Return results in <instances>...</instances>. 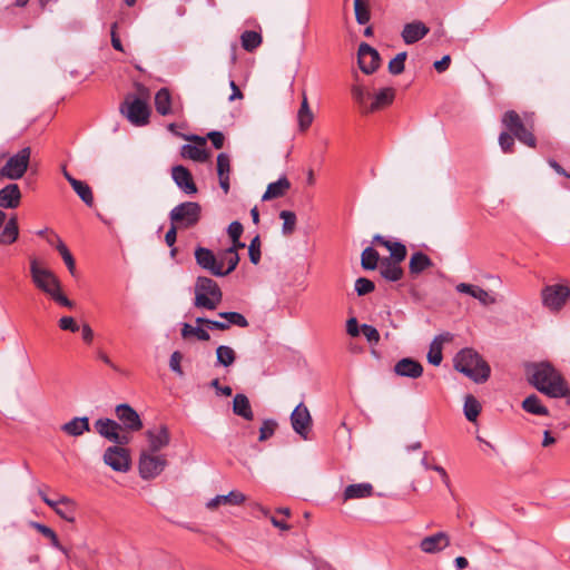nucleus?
<instances>
[{
    "mask_svg": "<svg viewBox=\"0 0 570 570\" xmlns=\"http://www.w3.org/2000/svg\"><path fill=\"white\" fill-rule=\"evenodd\" d=\"M525 374L538 392H570L563 375L549 362L528 364Z\"/></svg>",
    "mask_w": 570,
    "mask_h": 570,
    "instance_id": "obj_1",
    "label": "nucleus"
},
{
    "mask_svg": "<svg viewBox=\"0 0 570 570\" xmlns=\"http://www.w3.org/2000/svg\"><path fill=\"white\" fill-rule=\"evenodd\" d=\"M136 94H127L120 105V112L135 126H145L149 122L150 107L148 105L149 89L136 82Z\"/></svg>",
    "mask_w": 570,
    "mask_h": 570,
    "instance_id": "obj_2",
    "label": "nucleus"
},
{
    "mask_svg": "<svg viewBox=\"0 0 570 570\" xmlns=\"http://www.w3.org/2000/svg\"><path fill=\"white\" fill-rule=\"evenodd\" d=\"M454 367L476 383L485 382L490 376L489 364L473 348L465 347L454 357Z\"/></svg>",
    "mask_w": 570,
    "mask_h": 570,
    "instance_id": "obj_3",
    "label": "nucleus"
},
{
    "mask_svg": "<svg viewBox=\"0 0 570 570\" xmlns=\"http://www.w3.org/2000/svg\"><path fill=\"white\" fill-rule=\"evenodd\" d=\"M502 125L507 131L514 136L520 142L528 147L534 148L537 139L533 135L532 118L524 114V118L514 111L508 110L502 116Z\"/></svg>",
    "mask_w": 570,
    "mask_h": 570,
    "instance_id": "obj_4",
    "label": "nucleus"
},
{
    "mask_svg": "<svg viewBox=\"0 0 570 570\" xmlns=\"http://www.w3.org/2000/svg\"><path fill=\"white\" fill-rule=\"evenodd\" d=\"M223 293L217 282L199 276L195 283V306L214 311L222 303Z\"/></svg>",
    "mask_w": 570,
    "mask_h": 570,
    "instance_id": "obj_5",
    "label": "nucleus"
},
{
    "mask_svg": "<svg viewBox=\"0 0 570 570\" xmlns=\"http://www.w3.org/2000/svg\"><path fill=\"white\" fill-rule=\"evenodd\" d=\"M30 275L35 286L47 295L52 292V287L60 284L55 273L49 268L41 267L36 257L30 258Z\"/></svg>",
    "mask_w": 570,
    "mask_h": 570,
    "instance_id": "obj_6",
    "label": "nucleus"
},
{
    "mask_svg": "<svg viewBox=\"0 0 570 570\" xmlns=\"http://www.w3.org/2000/svg\"><path fill=\"white\" fill-rule=\"evenodd\" d=\"M30 156L31 148L23 147L7 160L6 165L1 168V175H6V178L11 180L22 178L28 170Z\"/></svg>",
    "mask_w": 570,
    "mask_h": 570,
    "instance_id": "obj_7",
    "label": "nucleus"
},
{
    "mask_svg": "<svg viewBox=\"0 0 570 570\" xmlns=\"http://www.w3.org/2000/svg\"><path fill=\"white\" fill-rule=\"evenodd\" d=\"M167 464L164 455L142 450L139 458V475L144 480H150L159 475Z\"/></svg>",
    "mask_w": 570,
    "mask_h": 570,
    "instance_id": "obj_8",
    "label": "nucleus"
},
{
    "mask_svg": "<svg viewBox=\"0 0 570 570\" xmlns=\"http://www.w3.org/2000/svg\"><path fill=\"white\" fill-rule=\"evenodd\" d=\"M180 137L189 140L191 144H186L180 147V157L191 159L197 163H206L210 157V151L207 149L206 138L197 135Z\"/></svg>",
    "mask_w": 570,
    "mask_h": 570,
    "instance_id": "obj_9",
    "label": "nucleus"
},
{
    "mask_svg": "<svg viewBox=\"0 0 570 570\" xmlns=\"http://www.w3.org/2000/svg\"><path fill=\"white\" fill-rule=\"evenodd\" d=\"M195 259L200 268L207 271L213 276L224 277L220 252L216 255L212 249L198 246L195 249Z\"/></svg>",
    "mask_w": 570,
    "mask_h": 570,
    "instance_id": "obj_10",
    "label": "nucleus"
},
{
    "mask_svg": "<svg viewBox=\"0 0 570 570\" xmlns=\"http://www.w3.org/2000/svg\"><path fill=\"white\" fill-rule=\"evenodd\" d=\"M104 462L114 471L127 472L130 469L131 459L127 449L114 445L106 449Z\"/></svg>",
    "mask_w": 570,
    "mask_h": 570,
    "instance_id": "obj_11",
    "label": "nucleus"
},
{
    "mask_svg": "<svg viewBox=\"0 0 570 570\" xmlns=\"http://www.w3.org/2000/svg\"><path fill=\"white\" fill-rule=\"evenodd\" d=\"M570 296V288L564 285H550L542 289L543 305L551 311H559Z\"/></svg>",
    "mask_w": 570,
    "mask_h": 570,
    "instance_id": "obj_12",
    "label": "nucleus"
},
{
    "mask_svg": "<svg viewBox=\"0 0 570 570\" xmlns=\"http://www.w3.org/2000/svg\"><path fill=\"white\" fill-rule=\"evenodd\" d=\"M357 60L360 69L364 73L371 75L380 67L381 57L376 49L366 42H362L358 47Z\"/></svg>",
    "mask_w": 570,
    "mask_h": 570,
    "instance_id": "obj_13",
    "label": "nucleus"
},
{
    "mask_svg": "<svg viewBox=\"0 0 570 570\" xmlns=\"http://www.w3.org/2000/svg\"><path fill=\"white\" fill-rule=\"evenodd\" d=\"M291 422L293 430L306 439L311 430L312 419L307 407L304 406L303 403H299L292 412Z\"/></svg>",
    "mask_w": 570,
    "mask_h": 570,
    "instance_id": "obj_14",
    "label": "nucleus"
},
{
    "mask_svg": "<svg viewBox=\"0 0 570 570\" xmlns=\"http://www.w3.org/2000/svg\"><path fill=\"white\" fill-rule=\"evenodd\" d=\"M372 243L384 246L390 252V257H384V259L391 261L392 263H402L406 258V246L401 242L390 240L377 234L373 237Z\"/></svg>",
    "mask_w": 570,
    "mask_h": 570,
    "instance_id": "obj_15",
    "label": "nucleus"
},
{
    "mask_svg": "<svg viewBox=\"0 0 570 570\" xmlns=\"http://www.w3.org/2000/svg\"><path fill=\"white\" fill-rule=\"evenodd\" d=\"M202 206L196 202L180 203V229L191 228L198 224Z\"/></svg>",
    "mask_w": 570,
    "mask_h": 570,
    "instance_id": "obj_16",
    "label": "nucleus"
},
{
    "mask_svg": "<svg viewBox=\"0 0 570 570\" xmlns=\"http://www.w3.org/2000/svg\"><path fill=\"white\" fill-rule=\"evenodd\" d=\"M22 194L18 184H8L0 189V208L14 209L21 203Z\"/></svg>",
    "mask_w": 570,
    "mask_h": 570,
    "instance_id": "obj_17",
    "label": "nucleus"
},
{
    "mask_svg": "<svg viewBox=\"0 0 570 570\" xmlns=\"http://www.w3.org/2000/svg\"><path fill=\"white\" fill-rule=\"evenodd\" d=\"M450 544V538L445 532H438L423 538L420 542V549L425 553H436Z\"/></svg>",
    "mask_w": 570,
    "mask_h": 570,
    "instance_id": "obj_18",
    "label": "nucleus"
},
{
    "mask_svg": "<svg viewBox=\"0 0 570 570\" xmlns=\"http://www.w3.org/2000/svg\"><path fill=\"white\" fill-rule=\"evenodd\" d=\"M116 414L127 430L139 431L142 428L139 415L128 404L118 405L116 407Z\"/></svg>",
    "mask_w": 570,
    "mask_h": 570,
    "instance_id": "obj_19",
    "label": "nucleus"
},
{
    "mask_svg": "<svg viewBox=\"0 0 570 570\" xmlns=\"http://www.w3.org/2000/svg\"><path fill=\"white\" fill-rule=\"evenodd\" d=\"M395 98V89L392 87H386L380 89L374 96H373V102L365 107L363 110V114H370L375 112L377 110L384 109L393 104Z\"/></svg>",
    "mask_w": 570,
    "mask_h": 570,
    "instance_id": "obj_20",
    "label": "nucleus"
},
{
    "mask_svg": "<svg viewBox=\"0 0 570 570\" xmlns=\"http://www.w3.org/2000/svg\"><path fill=\"white\" fill-rule=\"evenodd\" d=\"M149 448L147 451L157 453L169 443V432L167 426L160 425L157 429L146 432Z\"/></svg>",
    "mask_w": 570,
    "mask_h": 570,
    "instance_id": "obj_21",
    "label": "nucleus"
},
{
    "mask_svg": "<svg viewBox=\"0 0 570 570\" xmlns=\"http://www.w3.org/2000/svg\"><path fill=\"white\" fill-rule=\"evenodd\" d=\"M430 29L422 21L405 23L402 30V39L406 45H412L423 39Z\"/></svg>",
    "mask_w": 570,
    "mask_h": 570,
    "instance_id": "obj_22",
    "label": "nucleus"
},
{
    "mask_svg": "<svg viewBox=\"0 0 570 570\" xmlns=\"http://www.w3.org/2000/svg\"><path fill=\"white\" fill-rule=\"evenodd\" d=\"M456 291L459 293L471 295L484 306L493 305L497 302L493 296L476 285L460 283L456 285Z\"/></svg>",
    "mask_w": 570,
    "mask_h": 570,
    "instance_id": "obj_23",
    "label": "nucleus"
},
{
    "mask_svg": "<svg viewBox=\"0 0 570 570\" xmlns=\"http://www.w3.org/2000/svg\"><path fill=\"white\" fill-rule=\"evenodd\" d=\"M452 341V334L446 332L440 335H436L434 340L432 341L429 353H428V361L434 365L438 366L441 364L443 355H442V347L443 343Z\"/></svg>",
    "mask_w": 570,
    "mask_h": 570,
    "instance_id": "obj_24",
    "label": "nucleus"
},
{
    "mask_svg": "<svg viewBox=\"0 0 570 570\" xmlns=\"http://www.w3.org/2000/svg\"><path fill=\"white\" fill-rule=\"evenodd\" d=\"M229 174H230V157L220 153L217 156V175L219 179V186L224 190L225 194L229 193L230 184H229Z\"/></svg>",
    "mask_w": 570,
    "mask_h": 570,
    "instance_id": "obj_25",
    "label": "nucleus"
},
{
    "mask_svg": "<svg viewBox=\"0 0 570 570\" xmlns=\"http://www.w3.org/2000/svg\"><path fill=\"white\" fill-rule=\"evenodd\" d=\"M394 371L400 376L416 379L422 375L423 367L420 362L406 357L395 364Z\"/></svg>",
    "mask_w": 570,
    "mask_h": 570,
    "instance_id": "obj_26",
    "label": "nucleus"
},
{
    "mask_svg": "<svg viewBox=\"0 0 570 570\" xmlns=\"http://www.w3.org/2000/svg\"><path fill=\"white\" fill-rule=\"evenodd\" d=\"M291 188V181L287 179L286 176H282L278 178V180L268 184L266 191L264 193L262 199L263 200H271L276 199L285 196V194Z\"/></svg>",
    "mask_w": 570,
    "mask_h": 570,
    "instance_id": "obj_27",
    "label": "nucleus"
},
{
    "mask_svg": "<svg viewBox=\"0 0 570 570\" xmlns=\"http://www.w3.org/2000/svg\"><path fill=\"white\" fill-rule=\"evenodd\" d=\"M433 265L432 259L426 254L423 252H415L410 258L409 272L411 276L415 277Z\"/></svg>",
    "mask_w": 570,
    "mask_h": 570,
    "instance_id": "obj_28",
    "label": "nucleus"
},
{
    "mask_svg": "<svg viewBox=\"0 0 570 570\" xmlns=\"http://www.w3.org/2000/svg\"><path fill=\"white\" fill-rule=\"evenodd\" d=\"M373 494V485L371 483L350 484L343 492L344 502L354 499L370 498Z\"/></svg>",
    "mask_w": 570,
    "mask_h": 570,
    "instance_id": "obj_29",
    "label": "nucleus"
},
{
    "mask_svg": "<svg viewBox=\"0 0 570 570\" xmlns=\"http://www.w3.org/2000/svg\"><path fill=\"white\" fill-rule=\"evenodd\" d=\"M400 264L401 263H397V262L392 263L391 261L382 258L381 264H380L381 276L389 282L400 281L404 275V271L400 266Z\"/></svg>",
    "mask_w": 570,
    "mask_h": 570,
    "instance_id": "obj_30",
    "label": "nucleus"
},
{
    "mask_svg": "<svg viewBox=\"0 0 570 570\" xmlns=\"http://www.w3.org/2000/svg\"><path fill=\"white\" fill-rule=\"evenodd\" d=\"M246 501L245 494L239 491H230L226 495H216L207 502L208 509H215L220 504L240 505Z\"/></svg>",
    "mask_w": 570,
    "mask_h": 570,
    "instance_id": "obj_31",
    "label": "nucleus"
},
{
    "mask_svg": "<svg viewBox=\"0 0 570 570\" xmlns=\"http://www.w3.org/2000/svg\"><path fill=\"white\" fill-rule=\"evenodd\" d=\"M170 227L165 235V242L170 247V256L175 257L178 253V248L175 247L178 230V206L174 207L170 213Z\"/></svg>",
    "mask_w": 570,
    "mask_h": 570,
    "instance_id": "obj_32",
    "label": "nucleus"
},
{
    "mask_svg": "<svg viewBox=\"0 0 570 570\" xmlns=\"http://www.w3.org/2000/svg\"><path fill=\"white\" fill-rule=\"evenodd\" d=\"M19 237V225L16 215L11 216L0 233V245H11Z\"/></svg>",
    "mask_w": 570,
    "mask_h": 570,
    "instance_id": "obj_33",
    "label": "nucleus"
},
{
    "mask_svg": "<svg viewBox=\"0 0 570 570\" xmlns=\"http://www.w3.org/2000/svg\"><path fill=\"white\" fill-rule=\"evenodd\" d=\"M180 335L184 338L194 337L197 341L207 342L210 340V335L208 333V328H206L205 324H196L191 325L188 323H184L180 330Z\"/></svg>",
    "mask_w": 570,
    "mask_h": 570,
    "instance_id": "obj_34",
    "label": "nucleus"
},
{
    "mask_svg": "<svg viewBox=\"0 0 570 570\" xmlns=\"http://www.w3.org/2000/svg\"><path fill=\"white\" fill-rule=\"evenodd\" d=\"M302 96V104L297 112V121L299 131L305 132L311 127L314 120V115L309 108L305 91Z\"/></svg>",
    "mask_w": 570,
    "mask_h": 570,
    "instance_id": "obj_35",
    "label": "nucleus"
},
{
    "mask_svg": "<svg viewBox=\"0 0 570 570\" xmlns=\"http://www.w3.org/2000/svg\"><path fill=\"white\" fill-rule=\"evenodd\" d=\"M61 430L71 436L82 435L85 432L89 431V420L88 417H75L71 421L65 423L61 426Z\"/></svg>",
    "mask_w": 570,
    "mask_h": 570,
    "instance_id": "obj_36",
    "label": "nucleus"
},
{
    "mask_svg": "<svg viewBox=\"0 0 570 570\" xmlns=\"http://www.w3.org/2000/svg\"><path fill=\"white\" fill-rule=\"evenodd\" d=\"M96 431L109 441L111 438H117V431L121 430L120 424L110 419H99L95 422Z\"/></svg>",
    "mask_w": 570,
    "mask_h": 570,
    "instance_id": "obj_37",
    "label": "nucleus"
},
{
    "mask_svg": "<svg viewBox=\"0 0 570 570\" xmlns=\"http://www.w3.org/2000/svg\"><path fill=\"white\" fill-rule=\"evenodd\" d=\"M76 509H77L76 502L70 498L62 495L60 498V504H59L58 509H56V513L61 519L66 520L67 522L72 523L76 520Z\"/></svg>",
    "mask_w": 570,
    "mask_h": 570,
    "instance_id": "obj_38",
    "label": "nucleus"
},
{
    "mask_svg": "<svg viewBox=\"0 0 570 570\" xmlns=\"http://www.w3.org/2000/svg\"><path fill=\"white\" fill-rule=\"evenodd\" d=\"M481 410V402L473 394H466L463 404V413L466 420L472 423L475 422Z\"/></svg>",
    "mask_w": 570,
    "mask_h": 570,
    "instance_id": "obj_39",
    "label": "nucleus"
},
{
    "mask_svg": "<svg viewBox=\"0 0 570 570\" xmlns=\"http://www.w3.org/2000/svg\"><path fill=\"white\" fill-rule=\"evenodd\" d=\"M233 410L236 415L244 417L245 420H253L254 414L246 394H235L233 401Z\"/></svg>",
    "mask_w": 570,
    "mask_h": 570,
    "instance_id": "obj_40",
    "label": "nucleus"
},
{
    "mask_svg": "<svg viewBox=\"0 0 570 570\" xmlns=\"http://www.w3.org/2000/svg\"><path fill=\"white\" fill-rule=\"evenodd\" d=\"M53 237L56 238V249L60 254L62 261L65 262L68 271L72 276H75L76 273V261L67 247V245L63 243V240L57 235L53 234Z\"/></svg>",
    "mask_w": 570,
    "mask_h": 570,
    "instance_id": "obj_41",
    "label": "nucleus"
},
{
    "mask_svg": "<svg viewBox=\"0 0 570 570\" xmlns=\"http://www.w3.org/2000/svg\"><path fill=\"white\" fill-rule=\"evenodd\" d=\"M156 111L163 116L168 115L171 110V97L167 88H161L155 96Z\"/></svg>",
    "mask_w": 570,
    "mask_h": 570,
    "instance_id": "obj_42",
    "label": "nucleus"
},
{
    "mask_svg": "<svg viewBox=\"0 0 570 570\" xmlns=\"http://www.w3.org/2000/svg\"><path fill=\"white\" fill-rule=\"evenodd\" d=\"M522 407L525 412L533 415H548L549 410L542 402L537 397L535 394H530L523 402Z\"/></svg>",
    "mask_w": 570,
    "mask_h": 570,
    "instance_id": "obj_43",
    "label": "nucleus"
},
{
    "mask_svg": "<svg viewBox=\"0 0 570 570\" xmlns=\"http://www.w3.org/2000/svg\"><path fill=\"white\" fill-rule=\"evenodd\" d=\"M32 528L36 529L40 534H42L45 538L49 539L52 547L63 552L66 556H68V550L60 544L57 533L49 528L46 524L39 523V522H32Z\"/></svg>",
    "mask_w": 570,
    "mask_h": 570,
    "instance_id": "obj_44",
    "label": "nucleus"
},
{
    "mask_svg": "<svg viewBox=\"0 0 570 570\" xmlns=\"http://www.w3.org/2000/svg\"><path fill=\"white\" fill-rule=\"evenodd\" d=\"M220 257H223L224 276H227L236 269L239 263V255L237 252H234V248H226L220 252Z\"/></svg>",
    "mask_w": 570,
    "mask_h": 570,
    "instance_id": "obj_45",
    "label": "nucleus"
},
{
    "mask_svg": "<svg viewBox=\"0 0 570 570\" xmlns=\"http://www.w3.org/2000/svg\"><path fill=\"white\" fill-rule=\"evenodd\" d=\"M380 259V254L372 246L366 247L361 254V266L365 271H374Z\"/></svg>",
    "mask_w": 570,
    "mask_h": 570,
    "instance_id": "obj_46",
    "label": "nucleus"
},
{
    "mask_svg": "<svg viewBox=\"0 0 570 570\" xmlns=\"http://www.w3.org/2000/svg\"><path fill=\"white\" fill-rule=\"evenodd\" d=\"M71 187L87 206L91 207L94 205L92 189L86 181L73 180Z\"/></svg>",
    "mask_w": 570,
    "mask_h": 570,
    "instance_id": "obj_47",
    "label": "nucleus"
},
{
    "mask_svg": "<svg viewBox=\"0 0 570 570\" xmlns=\"http://www.w3.org/2000/svg\"><path fill=\"white\" fill-rule=\"evenodd\" d=\"M262 40L261 33L254 30H246L240 36L242 47L248 52L257 49L261 46Z\"/></svg>",
    "mask_w": 570,
    "mask_h": 570,
    "instance_id": "obj_48",
    "label": "nucleus"
},
{
    "mask_svg": "<svg viewBox=\"0 0 570 570\" xmlns=\"http://www.w3.org/2000/svg\"><path fill=\"white\" fill-rule=\"evenodd\" d=\"M217 316L225 321L228 325V330L230 326H238V327H247L249 325L247 318L238 313V312H220L217 314Z\"/></svg>",
    "mask_w": 570,
    "mask_h": 570,
    "instance_id": "obj_49",
    "label": "nucleus"
},
{
    "mask_svg": "<svg viewBox=\"0 0 570 570\" xmlns=\"http://www.w3.org/2000/svg\"><path fill=\"white\" fill-rule=\"evenodd\" d=\"M355 19L358 24H366L371 19L368 0H354Z\"/></svg>",
    "mask_w": 570,
    "mask_h": 570,
    "instance_id": "obj_50",
    "label": "nucleus"
},
{
    "mask_svg": "<svg viewBox=\"0 0 570 570\" xmlns=\"http://www.w3.org/2000/svg\"><path fill=\"white\" fill-rule=\"evenodd\" d=\"M180 189L187 195H194L198 191L191 173L184 166H180Z\"/></svg>",
    "mask_w": 570,
    "mask_h": 570,
    "instance_id": "obj_51",
    "label": "nucleus"
},
{
    "mask_svg": "<svg viewBox=\"0 0 570 570\" xmlns=\"http://www.w3.org/2000/svg\"><path fill=\"white\" fill-rule=\"evenodd\" d=\"M217 363L223 366L232 365L236 360L235 351L227 345H220L216 350Z\"/></svg>",
    "mask_w": 570,
    "mask_h": 570,
    "instance_id": "obj_52",
    "label": "nucleus"
},
{
    "mask_svg": "<svg viewBox=\"0 0 570 570\" xmlns=\"http://www.w3.org/2000/svg\"><path fill=\"white\" fill-rule=\"evenodd\" d=\"M279 217L284 220L282 233L285 236H289L294 233L295 226H296V215L294 212L291 210H282L279 213Z\"/></svg>",
    "mask_w": 570,
    "mask_h": 570,
    "instance_id": "obj_53",
    "label": "nucleus"
},
{
    "mask_svg": "<svg viewBox=\"0 0 570 570\" xmlns=\"http://www.w3.org/2000/svg\"><path fill=\"white\" fill-rule=\"evenodd\" d=\"M407 53L405 51L397 53L390 62H389V71L390 73L396 76L401 75L405 68V60Z\"/></svg>",
    "mask_w": 570,
    "mask_h": 570,
    "instance_id": "obj_54",
    "label": "nucleus"
},
{
    "mask_svg": "<svg viewBox=\"0 0 570 570\" xmlns=\"http://www.w3.org/2000/svg\"><path fill=\"white\" fill-rule=\"evenodd\" d=\"M277 429V422L273 419H266L263 421L262 426L259 428V438L261 442H264L272 438Z\"/></svg>",
    "mask_w": 570,
    "mask_h": 570,
    "instance_id": "obj_55",
    "label": "nucleus"
},
{
    "mask_svg": "<svg viewBox=\"0 0 570 570\" xmlns=\"http://www.w3.org/2000/svg\"><path fill=\"white\" fill-rule=\"evenodd\" d=\"M49 296L59 305L68 307L70 309L75 308V302L69 299L61 291V283L57 287H52V292Z\"/></svg>",
    "mask_w": 570,
    "mask_h": 570,
    "instance_id": "obj_56",
    "label": "nucleus"
},
{
    "mask_svg": "<svg viewBox=\"0 0 570 570\" xmlns=\"http://www.w3.org/2000/svg\"><path fill=\"white\" fill-rule=\"evenodd\" d=\"M375 289V284L373 281L366 277H360L355 281V292L358 296H364L366 294L372 293Z\"/></svg>",
    "mask_w": 570,
    "mask_h": 570,
    "instance_id": "obj_57",
    "label": "nucleus"
},
{
    "mask_svg": "<svg viewBox=\"0 0 570 570\" xmlns=\"http://www.w3.org/2000/svg\"><path fill=\"white\" fill-rule=\"evenodd\" d=\"M248 255H249V261L254 265H257L261 262L262 253H261V237H259V235H256L250 240V244L248 246Z\"/></svg>",
    "mask_w": 570,
    "mask_h": 570,
    "instance_id": "obj_58",
    "label": "nucleus"
},
{
    "mask_svg": "<svg viewBox=\"0 0 570 570\" xmlns=\"http://www.w3.org/2000/svg\"><path fill=\"white\" fill-rule=\"evenodd\" d=\"M195 323L196 324H205L206 328H208L210 331H214V330L227 331L228 330V325H227V323H225L224 320L218 321V320H210V318H206V317H197L195 320Z\"/></svg>",
    "mask_w": 570,
    "mask_h": 570,
    "instance_id": "obj_59",
    "label": "nucleus"
},
{
    "mask_svg": "<svg viewBox=\"0 0 570 570\" xmlns=\"http://www.w3.org/2000/svg\"><path fill=\"white\" fill-rule=\"evenodd\" d=\"M499 145L504 154L513 153L514 136L508 131H502L499 136Z\"/></svg>",
    "mask_w": 570,
    "mask_h": 570,
    "instance_id": "obj_60",
    "label": "nucleus"
},
{
    "mask_svg": "<svg viewBox=\"0 0 570 570\" xmlns=\"http://www.w3.org/2000/svg\"><path fill=\"white\" fill-rule=\"evenodd\" d=\"M58 325L60 330L68 331L71 333H76L80 330V326L72 316H62L59 320Z\"/></svg>",
    "mask_w": 570,
    "mask_h": 570,
    "instance_id": "obj_61",
    "label": "nucleus"
},
{
    "mask_svg": "<svg viewBox=\"0 0 570 570\" xmlns=\"http://www.w3.org/2000/svg\"><path fill=\"white\" fill-rule=\"evenodd\" d=\"M361 332L362 334L366 337V340L370 342V343H374L376 344L379 341H380V333L379 331L372 326V325H368V324H363L361 326Z\"/></svg>",
    "mask_w": 570,
    "mask_h": 570,
    "instance_id": "obj_62",
    "label": "nucleus"
},
{
    "mask_svg": "<svg viewBox=\"0 0 570 570\" xmlns=\"http://www.w3.org/2000/svg\"><path fill=\"white\" fill-rule=\"evenodd\" d=\"M243 232H244V227L237 220L232 222L227 228V233H228V236L230 237L232 242H237L238 239H240Z\"/></svg>",
    "mask_w": 570,
    "mask_h": 570,
    "instance_id": "obj_63",
    "label": "nucleus"
},
{
    "mask_svg": "<svg viewBox=\"0 0 570 570\" xmlns=\"http://www.w3.org/2000/svg\"><path fill=\"white\" fill-rule=\"evenodd\" d=\"M205 138L206 140L209 139L216 149H222L224 147L225 136L222 131H209Z\"/></svg>",
    "mask_w": 570,
    "mask_h": 570,
    "instance_id": "obj_64",
    "label": "nucleus"
}]
</instances>
